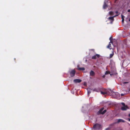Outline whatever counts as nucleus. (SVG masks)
Returning a JSON list of instances; mask_svg holds the SVG:
<instances>
[{
	"mask_svg": "<svg viewBox=\"0 0 130 130\" xmlns=\"http://www.w3.org/2000/svg\"><path fill=\"white\" fill-rule=\"evenodd\" d=\"M128 83V82H124L123 83V84H126L127 83Z\"/></svg>",
	"mask_w": 130,
	"mask_h": 130,
	"instance_id": "nucleus-26",
	"label": "nucleus"
},
{
	"mask_svg": "<svg viewBox=\"0 0 130 130\" xmlns=\"http://www.w3.org/2000/svg\"><path fill=\"white\" fill-rule=\"evenodd\" d=\"M104 109V107L101 108L99 111H98L97 114L98 115H99L100 114L103 115L106 112V110H105L103 111Z\"/></svg>",
	"mask_w": 130,
	"mask_h": 130,
	"instance_id": "nucleus-1",
	"label": "nucleus"
},
{
	"mask_svg": "<svg viewBox=\"0 0 130 130\" xmlns=\"http://www.w3.org/2000/svg\"><path fill=\"white\" fill-rule=\"evenodd\" d=\"M100 56L98 54H96L95 55L92 57V58L93 59H95L96 58L100 57Z\"/></svg>",
	"mask_w": 130,
	"mask_h": 130,
	"instance_id": "nucleus-4",
	"label": "nucleus"
},
{
	"mask_svg": "<svg viewBox=\"0 0 130 130\" xmlns=\"http://www.w3.org/2000/svg\"><path fill=\"white\" fill-rule=\"evenodd\" d=\"M122 104L123 105V106H125V104H124V103H122Z\"/></svg>",
	"mask_w": 130,
	"mask_h": 130,
	"instance_id": "nucleus-24",
	"label": "nucleus"
},
{
	"mask_svg": "<svg viewBox=\"0 0 130 130\" xmlns=\"http://www.w3.org/2000/svg\"><path fill=\"white\" fill-rule=\"evenodd\" d=\"M100 89L99 88H95L94 89H92V90L93 91H96L98 92H99L100 91Z\"/></svg>",
	"mask_w": 130,
	"mask_h": 130,
	"instance_id": "nucleus-5",
	"label": "nucleus"
},
{
	"mask_svg": "<svg viewBox=\"0 0 130 130\" xmlns=\"http://www.w3.org/2000/svg\"><path fill=\"white\" fill-rule=\"evenodd\" d=\"M121 16H122H122H124V15H121Z\"/></svg>",
	"mask_w": 130,
	"mask_h": 130,
	"instance_id": "nucleus-31",
	"label": "nucleus"
},
{
	"mask_svg": "<svg viewBox=\"0 0 130 130\" xmlns=\"http://www.w3.org/2000/svg\"><path fill=\"white\" fill-rule=\"evenodd\" d=\"M129 117H130V113L129 114Z\"/></svg>",
	"mask_w": 130,
	"mask_h": 130,
	"instance_id": "nucleus-30",
	"label": "nucleus"
},
{
	"mask_svg": "<svg viewBox=\"0 0 130 130\" xmlns=\"http://www.w3.org/2000/svg\"><path fill=\"white\" fill-rule=\"evenodd\" d=\"M73 81L75 83H80L82 82V80L79 79H76L74 80Z\"/></svg>",
	"mask_w": 130,
	"mask_h": 130,
	"instance_id": "nucleus-6",
	"label": "nucleus"
},
{
	"mask_svg": "<svg viewBox=\"0 0 130 130\" xmlns=\"http://www.w3.org/2000/svg\"><path fill=\"white\" fill-rule=\"evenodd\" d=\"M109 14L110 15H113V12L112 11H111L109 12Z\"/></svg>",
	"mask_w": 130,
	"mask_h": 130,
	"instance_id": "nucleus-17",
	"label": "nucleus"
},
{
	"mask_svg": "<svg viewBox=\"0 0 130 130\" xmlns=\"http://www.w3.org/2000/svg\"><path fill=\"white\" fill-rule=\"evenodd\" d=\"M111 47V44L110 42L109 43V44L107 46V47L108 48H109L110 50H111V48H110Z\"/></svg>",
	"mask_w": 130,
	"mask_h": 130,
	"instance_id": "nucleus-14",
	"label": "nucleus"
},
{
	"mask_svg": "<svg viewBox=\"0 0 130 130\" xmlns=\"http://www.w3.org/2000/svg\"><path fill=\"white\" fill-rule=\"evenodd\" d=\"M129 21H130V18H129Z\"/></svg>",
	"mask_w": 130,
	"mask_h": 130,
	"instance_id": "nucleus-32",
	"label": "nucleus"
},
{
	"mask_svg": "<svg viewBox=\"0 0 130 130\" xmlns=\"http://www.w3.org/2000/svg\"><path fill=\"white\" fill-rule=\"evenodd\" d=\"M90 50L92 51L93 52H95V50L94 49H91Z\"/></svg>",
	"mask_w": 130,
	"mask_h": 130,
	"instance_id": "nucleus-23",
	"label": "nucleus"
},
{
	"mask_svg": "<svg viewBox=\"0 0 130 130\" xmlns=\"http://www.w3.org/2000/svg\"><path fill=\"white\" fill-rule=\"evenodd\" d=\"M128 120H129V121H130V119H128Z\"/></svg>",
	"mask_w": 130,
	"mask_h": 130,
	"instance_id": "nucleus-29",
	"label": "nucleus"
},
{
	"mask_svg": "<svg viewBox=\"0 0 130 130\" xmlns=\"http://www.w3.org/2000/svg\"><path fill=\"white\" fill-rule=\"evenodd\" d=\"M125 122V121L124 120L122 119H119L117 120V123H118L120 122Z\"/></svg>",
	"mask_w": 130,
	"mask_h": 130,
	"instance_id": "nucleus-9",
	"label": "nucleus"
},
{
	"mask_svg": "<svg viewBox=\"0 0 130 130\" xmlns=\"http://www.w3.org/2000/svg\"><path fill=\"white\" fill-rule=\"evenodd\" d=\"M101 126V125L98 124H96L93 126V128L95 129H99Z\"/></svg>",
	"mask_w": 130,
	"mask_h": 130,
	"instance_id": "nucleus-2",
	"label": "nucleus"
},
{
	"mask_svg": "<svg viewBox=\"0 0 130 130\" xmlns=\"http://www.w3.org/2000/svg\"><path fill=\"white\" fill-rule=\"evenodd\" d=\"M110 40L112 44V42L111 41V37H110L109 39Z\"/></svg>",
	"mask_w": 130,
	"mask_h": 130,
	"instance_id": "nucleus-22",
	"label": "nucleus"
},
{
	"mask_svg": "<svg viewBox=\"0 0 130 130\" xmlns=\"http://www.w3.org/2000/svg\"><path fill=\"white\" fill-rule=\"evenodd\" d=\"M107 7V5L105 3L103 6V8L104 9H105Z\"/></svg>",
	"mask_w": 130,
	"mask_h": 130,
	"instance_id": "nucleus-13",
	"label": "nucleus"
},
{
	"mask_svg": "<svg viewBox=\"0 0 130 130\" xmlns=\"http://www.w3.org/2000/svg\"><path fill=\"white\" fill-rule=\"evenodd\" d=\"M90 89H89V90H88L87 93L88 95H89L91 92V91L90 90Z\"/></svg>",
	"mask_w": 130,
	"mask_h": 130,
	"instance_id": "nucleus-19",
	"label": "nucleus"
},
{
	"mask_svg": "<svg viewBox=\"0 0 130 130\" xmlns=\"http://www.w3.org/2000/svg\"><path fill=\"white\" fill-rule=\"evenodd\" d=\"M103 92H107V90L106 89H104L103 90Z\"/></svg>",
	"mask_w": 130,
	"mask_h": 130,
	"instance_id": "nucleus-21",
	"label": "nucleus"
},
{
	"mask_svg": "<svg viewBox=\"0 0 130 130\" xmlns=\"http://www.w3.org/2000/svg\"><path fill=\"white\" fill-rule=\"evenodd\" d=\"M114 17H109L108 19L110 21L111 23H112V22H113L114 20Z\"/></svg>",
	"mask_w": 130,
	"mask_h": 130,
	"instance_id": "nucleus-11",
	"label": "nucleus"
},
{
	"mask_svg": "<svg viewBox=\"0 0 130 130\" xmlns=\"http://www.w3.org/2000/svg\"><path fill=\"white\" fill-rule=\"evenodd\" d=\"M95 73L94 71L91 70L90 72V76H95Z\"/></svg>",
	"mask_w": 130,
	"mask_h": 130,
	"instance_id": "nucleus-7",
	"label": "nucleus"
},
{
	"mask_svg": "<svg viewBox=\"0 0 130 130\" xmlns=\"http://www.w3.org/2000/svg\"><path fill=\"white\" fill-rule=\"evenodd\" d=\"M77 70H79L84 71L85 70V68L84 67L80 68L79 65L77 66Z\"/></svg>",
	"mask_w": 130,
	"mask_h": 130,
	"instance_id": "nucleus-10",
	"label": "nucleus"
},
{
	"mask_svg": "<svg viewBox=\"0 0 130 130\" xmlns=\"http://www.w3.org/2000/svg\"><path fill=\"white\" fill-rule=\"evenodd\" d=\"M116 13L117 14L114 16H117L118 15V11H116Z\"/></svg>",
	"mask_w": 130,
	"mask_h": 130,
	"instance_id": "nucleus-20",
	"label": "nucleus"
},
{
	"mask_svg": "<svg viewBox=\"0 0 130 130\" xmlns=\"http://www.w3.org/2000/svg\"><path fill=\"white\" fill-rule=\"evenodd\" d=\"M124 95V94H123V93L121 94V96H123Z\"/></svg>",
	"mask_w": 130,
	"mask_h": 130,
	"instance_id": "nucleus-25",
	"label": "nucleus"
},
{
	"mask_svg": "<svg viewBox=\"0 0 130 130\" xmlns=\"http://www.w3.org/2000/svg\"><path fill=\"white\" fill-rule=\"evenodd\" d=\"M110 73V72L109 71H106L105 73V74L107 75Z\"/></svg>",
	"mask_w": 130,
	"mask_h": 130,
	"instance_id": "nucleus-18",
	"label": "nucleus"
},
{
	"mask_svg": "<svg viewBox=\"0 0 130 130\" xmlns=\"http://www.w3.org/2000/svg\"><path fill=\"white\" fill-rule=\"evenodd\" d=\"M124 17H121V19H122V24L123 23L124 21Z\"/></svg>",
	"mask_w": 130,
	"mask_h": 130,
	"instance_id": "nucleus-16",
	"label": "nucleus"
},
{
	"mask_svg": "<svg viewBox=\"0 0 130 130\" xmlns=\"http://www.w3.org/2000/svg\"><path fill=\"white\" fill-rule=\"evenodd\" d=\"M114 55V53L113 52H112V53L110 55V57H109V58H111Z\"/></svg>",
	"mask_w": 130,
	"mask_h": 130,
	"instance_id": "nucleus-12",
	"label": "nucleus"
},
{
	"mask_svg": "<svg viewBox=\"0 0 130 130\" xmlns=\"http://www.w3.org/2000/svg\"><path fill=\"white\" fill-rule=\"evenodd\" d=\"M75 71L74 70H72L70 72V74L71 77H73L75 76Z\"/></svg>",
	"mask_w": 130,
	"mask_h": 130,
	"instance_id": "nucleus-3",
	"label": "nucleus"
},
{
	"mask_svg": "<svg viewBox=\"0 0 130 130\" xmlns=\"http://www.w3.org/2000/svg\"><path fill=\"white\" fill-rule=\"evenodd\" d=\"M100 92L102 94H103L104 95H105V94H107V92H104L102 91H100Z\"/></svg>",
	"mask_w": 130,
	"mask_h": 130,
	"instance_id": "nucleus-15",
	"label": "nucleus"
},
{
	"mask_svg": "<svg viewBox=\"0 0 130 130\" xmlns=\"http://www.w3.org/2000/svg\"><path fill=\"white\" fill-rule=\"evenodd\" d=\"M128 108V107L127 106H125L121 107V109L122 110H126Z\"/></svg>",
	"mask_w": 130,
	"mask_h": 130,
	"instance_id": "nucleus-8",
	"label": "nucleus"
},
{
	"mask_svg": "<svg viewBox=\"0 0 130 130\" xmlns=\"http://www.w3.org/2000/svg\"><path fill=\"white\" fill-rule=\"evenodd\" d=\"M109 129V128H106V129L107 130V129Z\"/></svg>",
	"mask_w": 130,
	"mask_h": 130,
	"instance_id": "nucleus-28",
	"label": "nucleus"
},
{
	"mask_svg": "<svg viewBox=\"0 0 130 130\" xmlns=\"http://www.w3.org/2000/svg\"><path fill=\"white\" fill-rule=\"evenodd\" d=\"M128 12H130V10H128Z\"/></svg>",
	"mask_w": 130,
	"mask_h": 130,
	"instance_id": "nucleus-27",
	"label": "nucleus"
}]
</instances>
